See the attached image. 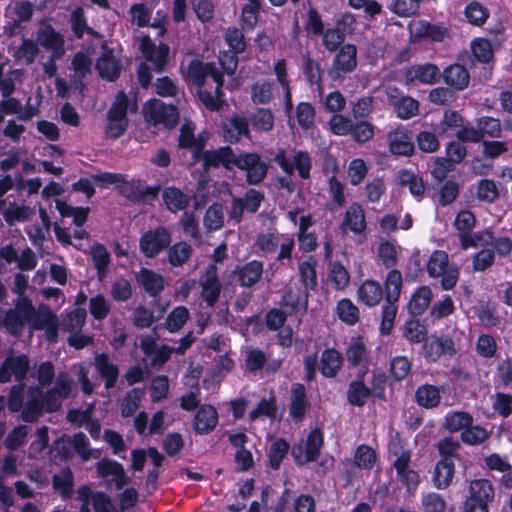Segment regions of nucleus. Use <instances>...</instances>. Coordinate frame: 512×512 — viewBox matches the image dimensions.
I'll list each match as a JSON object with an SVG mask.
<instances>
[{
    "instance_id": "10",
    "label": "nucleus",
    "mask_w": 512,
    "mask_h": 512,
    "mask_svg": "<svg viewBox=\"0 0 512 512\" xmlns=\"http://www.w3.org/2000/svg\"><path fill=\"white\" fill-rule=\"evenodd\" d=\"M388 103L393 107L396 116L408 120L419 113V102L405 95L397 86H388L385 90Z\"/></svg>"
},
{
    "instance_id": "55",
    "label": "nucleus",
    "mask_w": 512,
    "mask_h": 512,
    "mask_svg": "<svg viewBox=\"0 0 512 512\" xmlns=\"http://www.w3.org/2000/svg\"><path fill=\"white\" fill-rule=\"evenodd\" d=\"M437 451L440 456V459H445L446 461H455L461 460L462 457L458 453L461 448L460 442L455 440L452 436H447L438 441Z\"/></svg>"
},
{
    "instance_id": "58",
    "label": "nucleus",
    "mask_w": 512,
    "mask_h": 512,
    "mask_svg": "<svg viewBox=\"0 0 512 512\" xmlns=\"http://www.w3.org/2000/svg\"><path fill=\"white\" fill-rule=\"evenodd\" d=\"M224 40L229 46V50H233L243 54L247 50V41L244 30L235 26H229L224 33Z\"/></svg>"
},
{
    "instance_id": "61",
    "label": "nucleus",
    "mask_w": 512,
    "mask_h": 512,
    "mask_svg": "<svg viewBox=\"0 0 512 512\" xmlns=\"http://www.w3.org/2000/svg\"><path fill=\"white\" fill-rule=\"evenodd\" d=\"M464 15L470 24L481 26L489 18L490 12L488 8L480 2L472 1L466 5Z\"/></svg>"
},
{
    "instance_id": "52",
    "label": "nucleus",
    "mask_w": 512,
    "mask_h": 512,
    "mask_svg": "<svg viewBox=\"0 0 512 512\" xmlns=\"http://www.w3.org/2000/svg\"><path fill=\"white\" fill-rule=\"evenodd\" d=\"M336 314L343 323L350 326L355 325L360 318L359 308L349 298L338 301Z\"/></svg>"
},
{
    "instance_id": "60",
    "label": "nucleus",
    "mask_w": 512,
    "mask_h": 512,
    "mask_svg": "<svg viewBox=\"0 0 512 512\" xmlns=\"http://www.w3.org/2000/svg\"><path fill=\"white\" fill-rule=\"evenodd\" d=\"M261 1L246 3L241 10V27L244 31H252L259 21Z\"/></svg>"
},
{
    "instance_id": "47",
    "label": "nucleus",
    "mask_w": 512,
    "mask_h": 512,
    "mask_svg": "<svg viewBox=\"0 0 512 512\" xmlns=\"http://www.w3.org/2000/svg\"><path fill=\"white\" fill-rule=\"evenodd\" d=\"M473 416L466 411H449L444 417L443 426L450 432L463 431L473 424Z\"/></svg>"
},
{
    "instance_id": "16",
    "label": "nucleus",
    "mask_w": 512,
    "mask_h": 512,
    "mask_svg": "<svg viewBox=\"0 0 512 512\" xmlns=\"http://www.w3.org/2000/svg\"><path fill=\"white\" fill-rule=\"evenodd\" d=\"M202 288L201 297L207 306L213 307L218 302L221 293V283L218 277V268L215 264H209L200 277Z\"/></svg>"
},
{
    "instance_id": "54",
    "label": "nucleus",
    "mask_w": 512,
    "mask_h": 512,
    "mask_svg": "<svg viewBox=\"0 0 512 512\" xmlns=\"http://www.w3.org/2000/svg\"><path fill=\"white\" fill-rule=\"evenodd\" d=\"M289 449L290 444L284 438H278L271 444L268 451V460L271 469L278 470L280 468Z\"/></svg>"
},
{
    "instance_id": "3",
    "label": "nucleus",
    "mask_w": 512,
    "mask_h": 512,
    "mask_svg": "<svg viewBox=\"0 0 512 512\" xmlns=\"http://www.w3.org/2000/svg\"><path fill=\"white\" fill-rule=\"evenodd\" d=\"M427 273L431 278L441 277L443 290L453 289L459 279V268L455 264H449L447 252L434 250L427 262Z\"/></svg>"
},
{
    "instance_id": "9",
    "label": "nucleus",
    "mask_w": 512,
    "mask_h": 512,
    "mask_svg": "<svg viewBox=\"0 0 512 512\" xmlns=\"http://www.w3.org/2000/svg\"><path fill=\"white\" fill-rule=\"evenodd\" d=\"M274 161L287 175H292L296 169L301 179L306 180L310 178L312 159L307 151H296L294 154L293 162H291L287 157L285 149L279 148L274 156Z\"/></svg>"
},
{
    "instance_id": "35",
    "label": "nucleus",
    "mask_w": 512,
    "mask_h": 512,
    "mask_svg": "<svg viewBox=\"0 0 512 512\" xmlns=\"http://www.w3.org/2000/svg\"><path fill=\"white\" fill-rule=\"evenodd\" d=\"M441 73L445 83L455 90H464L469 84V73L461 64L449 65Z\"/></svg>"
},
{
    "instance_id": "1",
    "label": "nucleus",
    "mask_w": 512,
    "mask_h": 512,
    "mask_svg": "<svg viewBox=\"0 0 512 512\" xmlns=\"http://www.w3.org/2000/svg\"><path fill=\"white\" fill-rule=\"evenodd\" d=\"M330 131L336 136H350L357 144H365L373 139L375 125L367 120L351 119L343 114L332 115L329 122Z\"/></svg>"
},
{
    "instance_id": "25",
    "label": "nucleus",
    "mask_w": 512,
    "mask_h": 512,
    "mask_svg": "<svg viewBox=\"0 0 512 512\" xmlns=\"http://www.w3.org/2000/svg\"><path fill=\"white\" fill-rule=\"evenodd\" d=\"M135 278L139 286L152 298H158L165 288V278L152 269L142 267Z\"/></svg>"
},
{
    "instance_id": "30",
    "label": "nucleus",
    "mask_w": 512,
    "mask_h": 512,
    "mask_svg": "<svg viewBox=\"0 0 512 512\" xmlns=\"http://www.w3.org/2000/svg\"><path fill=\"white\" fill-rule=\"evenodd\" d=\"M358 300L368 307L377 306L384 296L383 287L374 279H366L359 286Z\"/></svg>"
},
{
    "instance_id": "46",
    "label": "nucleus",
    "mask_w": 512,
    "mask_h": 512,
    "mask_svg": "<svg viewBox=\"0 0 512 512\" xmlns=\"http://www.w3.org/2000/svg\"><path fill=\"white\" fill-rule=\"evenodd\" d=\"M419 38L429 39L434 42H443L449 36V29L443 24H435L421 21L416 32Z\"/></svg>"
},
{
    "instance_id": "7",
    "label": "nucleus",
    "mask_w": 512,
    "mask_h": 512,
    "mask_svg": "<svg viewBox=\"0 0 512 512\" xmlns=\"http://www.w3.org/2000/svg\"><path fill=\"white\" fill-rule=\"evenodd\" d=\"M440 68L430 62L416 63L403 70V82L406 86L434 85L440 81Z\"/></svg>"
},
{
    "instance_id": "64",
    "label": "nucleus",
    "mask_w": 512,
    "mask_h": 512,
    "mask_svg": "<svg viewBox=\"0 0 512 512\" xmlns=\"http://www.w3.org/2000/svg\"><path fill=\"white\" fill-rule=\"evenodd\" d=\"M476 197L479 201L491 204L499 198V189L494 180L484 178L478 181Z\"/></svg>"
},
{
    "instance_id": "57",
    "label": "nucleus",
    "mask_w": 512,
    "mask_h": 512,
    "mask_svg": "<svg viewBox=\"0 0 512 512\" xmlns=\"http://www.w3.org/2000/svg\"><path fill=\"white\" fill-rule=\"evenodd\" d=\"M208 67H210V62L204 63L198 59L191 60L187 67L188 80L198 88H202L206 82Z\"/></svg>"
},
{
    "instance_id": "32",
    "label": "nucleus",
    "mask_w": 512,
    "mask_h": 512,
    "mask_svg": "<svg viewBox=\"0 0 512 512\" xmlns=\"http://www.w3.org/2000/svg\"><path fill=\"white\" fill-rule=\"evenodd\" d=\"M414 400L417 405L424 409L437 408L441 403V393L439 387L432 384H421L417 387Z\"/></svg>"
},
{
    "instance_id": "17",
    "label": "nucleus",
    "mask_w": 512,
    "mask_h": 512,
    "mask_svg": "<svg viewBox=\"0 0 512 512\" xmlns=\"http://www.w3.org/2000/svg\"><path fill=\"white\" fill-rule=\"evenodd\" d=\"M411 451L402 449L392 466L396 470L399 481L406 486L409 492L415 491L420 483L418 472L410 468Z\"/></svg>"
},
{
    "instance_id": "34",
    "label": "nucleus",
    "mask_w": 512,
    "mask_h": 512,
    "mask_svg": "<svg viewBox=\"0 0 512 512\" xmlns=\"http://www.w3.org/2000/svg\"><path fill=\"white\" fill-rule=\"evenodd\" d=\"M52 487L59 493L62 500H69L74 493V474L69 466L63 467L52 476Z\"/></svg>"
},
{
    "instance_id": "20",
    "label": "nucleus",
    "mask_w": 512,
    "mask_h": 512,
    "mask_svg": "<svg viewBox=\"0 0 512 512\" xmlns=\"http://www.w3.org/2000/svg\"><path fill=\"white\" fill-rule=\"evenodd\" d=\"M335 52L332 69L337 76L352 73L357 68V48L354 44H344Z\"/></svg>"
},
{
    "instance_id": "40",
    "label": "nucleus",
    "mask_w": 512,
    "mask_h": 512,
    "mask_svg": "<svg viewBox=\"0 0 512 512\" xmlns=\"http://www.w3.org/2000/svg\"><path fill=\"white\" fill-rule=\"evenodd\" d=\"M373 397L372 390L360 379L352 380L347 389V402L354 407H363L369 398Z\"/></svg>"
},
{
    "instance_id": "13",
    "label": "nucleus",
    "mask_w": 512,
    "mask_h": 512,
    "mask_svg": "<svg viewBox=\"0 0 512 512\" xmlns=\"http://www.w3.org/2000/svg\"><path fill=\"white\" fill-rule=\"evenodd\" d=\"M424 359L427 363H436L444 355L449 357L457 353L455 343L449 336H428L422 343Z\"/></svg>"
},
{
    "instance_id": "59",
    "label": "nucleus",
    "mask_w": 512,
    "mask_h": 512,
    "mask_svg": "<svg viewBox=\"0 0 512 512\" xmlns=\"http://www.w3.org/2000/svg\"><path fill=\"white\" fill-rule=\"evenodd\" d=\"M301 304L304 306L303 290L295 291L292 287L284 291L279 301L280 308L290 315L296 313Z\"/></svg>"
},
{
    "instance_id": "53",
    "label": "nucleus",
    "mask_w": 512,
    "mask_h": 512,
    "mask_svg": "<svg viewBox=\"0 0 512 512\" xmlns=\"http://www.w3.org/2000/svg\"><path fill=\"white\" fill-rule=\"evenodd\" d=\"M496 387L512 388V358L506 356L497 362L494 374Z\"/></svg>"
},
{
    "instance_id": "22",
    "label": "nucleus",
    "mask_w": 512,
    "mask_h": 512,
    "mask_svg": "<svg viewBox=\"0 0 512 512\" xmlns=\"http://www.w3.org/2000/svg\"><path fill=\"white\" fill-rule=\"evenodd\" d=\"M36 42L46 50H50L54 57H63L65 53V40L51 24H45L37 30Z\"/></svg>"
},
{
    "instance_id": "42",
    "label": "nucleus",
    "mask_w": 512,
    "mask_h": 512,
    "mask_svg": "<svg viewBox=\"0 0 512 512\" xmlns=\"http://www.w3.org/2000/svg\"><path fill=\"white\" fill-rule=\"evenodd\" d=\"M343 26V19H339L333 28L324 29L323 33L320 35L322 37L323 46L327 51L335 52L343 45L346 37Z\"/></svg>"
},
{
    "instance_id": "31",
    "label": "nucleus",
    "mask_w": 512,
    "mask_h": 512,
    "mask_svg": "<svg viewBox=\"0 0 512 512\" xmlns=\"http://www.w3.org/2000/svg\"><path fill=\"white\" fill-rule=\"evenodd\" d=\"M342 354L334 348L323 350L320 358V372L326 378H334L343 366Z\"/></svg>"
},
{
    "instance_id": "48",
    "label": "nucleus",
    "mask_w": 512,
    "mask_h": 512,
    "mask_svg": "<svg viewBox=\"0 0 512 512\" xmlns=\"http://www.w3.org/2000/svg\"><path fill=\"white\" fill-rule=\"evenodd\" d=\"M193 249L190 244L184 241L176 242L167 249L168 262L173 267L183 266L191 257Z\"/></svg>"
},
{
    "instance_id": "12",
    "label": "nucleus",
    "mask_w": 512,
    "mask_h": 512,
    "mask_svg": "<svg viewBox=\"0 0 512 512\" xmlns=\"http://www.w3.org/2000/svg\"><path fill=\"white\" fill-rule=\"evenodd\" d=\"M139 50L145 60L152 63L155 72L162 73L165 70L170 57L168 44L161 42L156 45L149 35H145L141 38Z\"/></svg>"
},
{
    "instance_id": "8",
    "label": "nucleus",
    "mask_w": 512,
    "mask_h": 512,
    "mask_svg": "<svg viewBox=\"0 0 512 512\" xmlns=\"http://www.w3.org/2000/svg\"><path fill=\"white\" fill-rule=\"evenodd\" d=\"M172 242L171 234L164 226H158L144 232L139 239L141 253L147 258H155L168 249Z\"/></svg>"
},
{
    "instance_id": "37",
    "label": "nucleus",
    "mask_w": 512,
    "mask_h": 512,
    "mask_svg": "<svg viewBox=\"0 0 512 512\" xmlns=\"http://www.w3.org/2000/svg\"><path fill=\"white\" fill-rule=\"evenodd\" d=\"M301 71L310 87L316 86L319 91L322 90L323 70L320 63L311 58L309 53L302 56Z\"/></svg>"
},
{
    "instance_id": "51",
    "label": "nucleus",
    "mask_w": 512,
    "mask_h": 512,
    "mask_svg": "<svg viewBox=\"0 0 512 512\" xmlns=\"http://www.w3.org/2000/svg\"><path fill=\"white\" fill-rule=\"evenodd\" d=\"M323 444L324 435L322 430L319 428L312 429L307 436L305 445V458L307 462H314L319 458Z\"/></svg>"
},
{
    "instance_id": "4",
    "label": "nucleus",
    "mask_w": 512,
    "mask_h": 512,
    "mask_svg": "<svg viewBox=\"0 0 512 512\" xmlns=\"http://www.w3.org/2000/svg\"><path fill=\"white\" fill-rule=\"evenodd\" d=\"M34 314V306L32 301L26 297H19L15 301L14 308H9L3 317L1 325L13 336H19L29 323L31 316Z\"/></svg>"
},
{
    "instance_id": "15",
    "label": "nucleus",
    "mask_w": 512,
    "mask_h": 512,
    "mask_svg": "<svg viewBox=\"0 0 512 512\" xmlns=\"http://www.w3.org/2000/svg\"><path fill=\"white\" fill-rule=\"evenodd\" d=\"M318 261L310 255L298 265L299 282L301 283L304 298V309H307L310 292H316L318 288L317 276Z\"/></svg>"
},
{
    "instance_id": "63",
    "label": "nucleus",
    "mask_w": 512,
    "mask_h": 512,
    "mask_svg": "<svg viewBox=\"0 0 512 512\" xmlns=\"http://www.w3.org/2000/svg\"><path fill=\"white\" fill-rule=\"evenodd\" d=\"M464 123L463 116L456 110L447 109L444 111L441 121L435 125V131L439 136L446 134L449 130L460 128Z\"/></svg>"
},
{
    "instance_id": "50",
    "label": "nucleus",
    "mask_w": 512,
    "mask_h": 512,
    "mask_svg": "<svg viewBox=\"0 0 512 512\" xmlns=\"http://www.w3.org/2000/svg\"><path fill=\"white\" fill-rule=\"evenodd\" d=\"M93 265L97 270V277L103 281L108 273V266L111 262V256L107 248L100 243L95 244L91 250Z\"/></svg>"
},
{
    "instance_id": "23",
    "label": "nucleus",
    "mask_w": 512,
    "mask_h": 512,
    "mask_svg": "<svg viewBox=\"0 0 512 512\" xmlns=\"http://www.w3.org/2000/svg\"><path fill=\"white\" fill-rule=\"evenodd\" d=\"M177 146L179 149L191 150V157H199V153L206 146V139L201 135L196 137L195 124L190 120H186L180 127Z\"/></svg>"
},
{
    "instance_id": "62",
    "label": "nucleus",
    "mask_w": 512,
    "mask_h": 512,
    "mask_svg": "<svg viewBox=\"0 0 512 512\" xmlns=\"http://www.w3.org/2000/svg\"><path fill=\"white\" fill-rule=\"evenodd\" d=\"M377 460L375 450L367 444L359 445L354 453V465L360 469L370 470Z\"/></svg>"
},
{
    "instance_id": "21",
    "label": "nucleus",
    "mask_w": 512,
    "mask_h": 512,
    "mask_svg": "<svg viewBox=\"0 0 512 512\" xmlns=\"http://www.w3.org/2000/svg\"><path fill=\"white\" fill-rule=\"evenodd\" d=\"M389 151L395 156H412L415 151L413 133L407 128H397L388 134Z\"/></svg>"
},
{
    "instance_id": "24",
    "label": "nucleus",
    "mask_w": 512,
    "mask_h": 512,
    "mask_svg": "<svg viewBox=\"0 0 512 512\" xmlns=\"http://www.w3.org/2000/svg\"><path fill=\"white\" fill-rule=\"evenodd\" d=\"M310 407L304 384L293 383L291 386L289 415L294 422H302Z\"/></svg>"
},
{
    "instance_id": "43",
    "label": "nucleus",
    "mask_w": 512,
    "mask_h": 512,
    "mask_svg": "<svg viewBox=\"0 0 512 512\" xmlns=\"http://www.w3.org/2000/svg\"><path fill=\"white\" fill-rule=\"evenodd\" d=\"M398 183L403 187H408L409 192L418 200L422 199L425 193V184L422 176L408 169H402L398 172Z\"/></svg>"
},
{
    "instance_id": "28",
    "label": "nucleus",
    "mask_w": 512,
    "mask_h": 512,
    "mask_svg": "<svg viewBox=\"0 0 512 512\" xmlns=\"http://www.w3.org/2000/svg\"><path fill=\"white\" fill-rule=\"evenodd\" d=\"M162 200L171 213L184 211L190 204L189 195L176 186L165 187L162 190Z\"/></svg>"
},
{
    "instance_id": "6",
    "label": "nucleus",
    "mask_w": 512,
    "mask_h": 512,
    "mask_svg": "<svg viewBox=\"0 0 512 512\" xmlns=\"http://www.w3.org/2000/svg\"><path fill=\"white\" fill-rule=\"evenodd\" d=\"M233 165L246 172V182L249 185H258L267 176L269 164L262 160L257 152H242L235 154Z\"/></svg>"
},
{
    "instance_id": "36",
    "label": "nucleus",
    "mask_w": 512,
    "mask_h": 512,
    "mask_svg": "<svg viewBox=\"0 0 512 512\" xmlns=\"http://www.w3.org/2000/svg\"><path fill=\"white\" fill-rule=\"evenodd\" d=\"M237 280L243 287H252L255 285L263 274V263L259 260H251L244 265L238 267Z\"/></svg>"
},
{
    "instance_id": "41",
    "label": "nucleus",
    "mask_w": 512,
    "mask_h": 512,
    "mask_svg": "<svg viewBox=\"0 0 512 512\" xmlns=\"http://www.w3.org/2000/svg\"><path fill=\"white\" fill-rule=\"evenodd\" d=\"M455 473V463L439 459L435 464L432 480L437 489H446L452 483Z\"/></svg>"
},
{
    "instance_id": "2",
    "label": "nucleus",
    "mask_w": 512,
    "mask_h": 512,
    "mask_svg": "<svg viewBox=\"0 0 512 512\" xmlns=\"http://www.w3.org/2000/svg\"><path fill=\"white\" fill-rule=\"evenodd\" d=\"M494 498L495 488L490 480L473 479L469 483L468 494L463 502V512H489V505Z\"/></svg>"
},
{
    "instance_id": "45",
    "label": "nucleus",
    "mask_w": 512,
    "mask_h": 512,
    "mask_svg": "<svg viewBox=\"0 0 512 512\" xmlns=\"http://www.w3.org/2000/svg\"><path fill=\"white\" fill-rule=\"evenodd\" d=\"M346 358L351 367L368 364L369 351L361 337L353 338L346 349Z\"/></svg>"
},
{
    "instance_id": "27",
    "label": "nucleus",
    "mask_w": 512,
    "mask_h": 512,
    "mask_svg": "<svg viewBox=\"0 0 512 512\" xmlns=\"http://www.w3.org/2000/svg\"><path fill=\"white\" fill-rule=\"evenodd\" d=\"M218 424V412L210 404H202L193 419V428L199 435H205L214 430Z\"/></svg>"
},
{
    "instance_id": "19",
    "label": "nucleus",
    "mask_w": 512,
    "mask_h": 512,
    "mask_svg": "<svg viewBox=\"0 0 512 512\" xmlns=\"http://www.w3.org/2000/svg\"><path fill=\"white\" fill-rule=\"evenodd\" d=\"M103 52L96 60L95 69L98 75L109 82H113L119 78L122 65L119 59L114 56L113 50L106 44L102 45Z\"/></svg>"
},
{
    "instance_id": "39",
    "label": "nucleus",
    "mask_w": 512,
    "mask_h": 512,
    "mask_svg": "<svg viewBox=\"0 0 512 512\" xmlns=\"http://www.w3.org/2000/svg\"><path fill=\"white\" fill-rule=\"evenodd\" d=\"M432 300L430 287L424 285L418 287L412 294L408 303V312L411 316H421L429 307Z\"/></svg>"
},
{
    "instance_id": "18",
    "label": "nucleus",
    "mask_w": 512,
    "mask_h": 512,
    "mask_svg": "<svg viewBox=\"0 0 512 512\" xmlns=\"http://www.w3.org/2000/svg\"><path fill=\"white\" fill-rule=\"evenodd\" d=\"M95 466L98 477H113L112 482L117 490L122 489L131 482V478L126 474L123 465L116 460L103 458Z\"/></svg>"
},
{
    "instance_id": "11",
    "label": "nucleus",
    "mask_w": 512,
    "mask_h": 512,
    "mask_svg": "<svg viewBox=\"0 0 512 512\" xmlns=\"http://www.w3.org/2000/svg\"><path fill=\"white\" fill-rule=\"evenodd\" d=\"M29 370L30 361L26 354L7 355L0 365V383H8L14 376L17 384H24Z\"/></svg>"
},
{
    "instance_id": "14",
    "label": "nucleus",
    "mask_w": 512,
    "mask_h": 512,
    "mask_svg": "<svg viewBox=\"0 0 512 512\" xmlns=\"http://www.w3.org/2000/svg\"><path fill=\"white\" fill-rule=\"evenodd\" d=\"M235 153L230 146L220 147L215 150H205L199 153V157H191V165L203 161V169L209 171L211 168L223 166L227 170L232 168Z\"/></svg>"
},
{
    "instance_id": "5",
    "label": "nucleus",
    "mask_w": 512,
    "mask_h": 512,
    "mask_svg": "<svg viewBox=\"0 0 512 512\" xmlns=\"http://www.w3.org/2000/svg\"><path fill=\"white\" fill-rule=\"evenodd\" d=\"M143 111L146 121L155 126L163 125L167 129H172L179 122L177 107L159 99L148 100L143 106Z\"/></svg>"
},
{
    "instance_id": "44",
    "label": "nucleus",
    "mask_w": 512,
    "mask_h": 512,
    "mask_svg": "<svg viewBox=\"0 0 512 512\" xmlns=\"http://www.w3.org/2000/svg\"><path fill=\"white\" fill-rule=\"evenodd\" d=\"M427 327L416 317L411 316L402 328V336L411 344H420L428 337Z\"/></svg>"
},
{
    "instance_id": "33",
    "label": "nucleus",
    "mask_w": 512,
    "mask_h": 512,
    "mask_svg": "<svg viewBox=\"0 0 512 512\" xmlns=\"http://www.w3.org/2000/svg\"><path fill=\"white\" fill-rule=\"evenodd\" d=\"M44 411L39 387L29 388V399L23 406L21 418L26 423L36 422Z\"/></svg>"
},
{
    "instance_id": "56",
    "label": "nucleus",
    "mask_w": 512,
    "mask_h": 512,
    "mask_svg": "<svg viewBox=\"0 0 512 512\" xmlns=\"http://www.w3.org/2000/svg\"><path fill=\"white\" fill-rule=\"evenodd\" d=\"M490 437V432L480 425L471 424L460 434L461 441L469 446H477L483 444Z\"/></svg>"
},
{
    "instance_id": "29",
    "label": "nucleus",
    "mask_w": 512,
    "mask_h": 512,
    "mask_svg": "<svg viewBox=\"0 0 512 512\" xmlns=\"http://www.w3.org/2000/svg\"><path fill=\"white\" fill-rule=\"evenodd\" d=\"M95 367L100 377L104 380L105 388H114L119 377V368L110 361L108 354H97L95 357Z\"/></svg>"
},
{
    "instance_id": "49",
    "label": "nucleus",
    "mask_w": 512,
    "mask_h": 512,
    "mask_svg": "<svg viewBox=\"0 0 512 512\" xmlns=\"http://www.w3.org/2000/svg\"><path fill=\"white\" fill-rule=\"evenodd\" d=\"M403 286L402 273L397 269H391L384 281L385 300L398 302Z\"/></svg>"
},
{
    "instance_id": "26",
    "label": "nucleus",
    "mask_w": 512,
    "mask_h": 512,
    "mask_svg": "<svg viewBox=\"0 0 512 512\" xmlns=\"http://www.w3.org/2000/svg\"><path fill=\"white\" fill-rule=\"evenodd\" d=\"M224 140L230 144L238 143L242 137H250L249 123L246 117L233 115L222 124Z\"/></svg>"
},
{
    "instance_id": "38",
    "label": "nucleus",
    "mask_w": 512,
    "mask_h": 512,
    "mask_svg": "<svg viewBox=\"0 0 512 512\" xmlns=\"http://www.w3.org/2000/svg\"><path fill=\"white\" fill-rule=\"evenodd\" d=\"M343 225L347 226L348 229L355 233L361 234L367 227L365 212L361 204L353 202L347 208Z\"/></svg>"
}]
</instances>
